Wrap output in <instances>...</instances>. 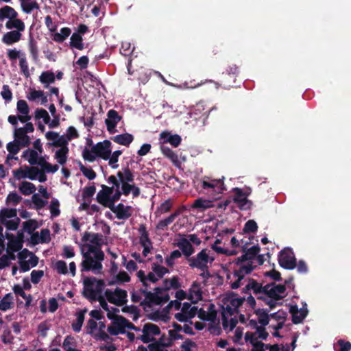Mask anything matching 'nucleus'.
<instances>
[{
  "label": "nucleus",
  "mask_w": 351,
  "mask_h": 351,
  "mask_svg": "<svg viewBox=\"0 0 351 351\" xmlns=\"http://www.w3.org/2000/svg\"><path fill=\"white\" fill-rule=\"evenodd\" d=\"M121 119V116H120L117 111L114 109H111L107 112V119L105 120V123L106 125L107 130L110 134L117 132L116 127Z\"/></svg>",
  "instance_id": "9d476101"
},
{
  "label": "nucleus",
  "mask_w": 351,
  "mask_h": 351,
  "mask_svg": "<svg viewBox=\"0 0 351 351\" xmlns=\"http://www.w3.org/2000/svg\"><path fill=\"white\" fill-rule=\"evenodd\" d=\"M110 154L111 142L108 140L97 143L92 146L90 150L86 147L82 152L83 158L90 162H94L97 157L107 160L110 158Z\"/></svg>",
  "instance_id": "f03ea898"
},
{
  "label": "nucleus",
  "mask_w": 351,
  "mask_h": 351,
  "mask_svg": "<svg viewBox=\"0 0 351 351\" xmlns=\"http://www.w3.org/2000/svg\"><path fill=\"white\" fill-rule=\"evenodd\" d=\"M22 197L16 192H11L8 194L6 198L7 203H13L14 205H17L21 201Z\"/></svg>",
  "instance_id": "e2e57ef3"
},
{
  "label": "nucleus",
  "mask_w": 351,
  "mask_h": 351,
  "mask_svg": "<svg viewBox=\"0 0 351 351\" xmlns=\"http://www.w3.org/2000/svg\"><path fill=\"white\" fill-rule=\"evenodd\" d=\"M335 349L336 351H350L351 343L343 339H339L335 345Z\"/></svg>",
  "instance_id": "49530a36"
},
{
  "label": "nucleus",
  "mask_w": 351,
  "mask_h": 351,
  "mask_svg": "<svg viewBox=\"0 0 351 351\" xmlns=\"http://www.w3.org/2000/svg\"><path fill=\"white\" fill-rule=\"evenodd\" d=\"M1 95L6 102H10L12 100V93L8 85L5 84L3 86Z\"/></svg>",
  "instance_id": "bf43d9fd"
},
{
  "label": "nucleus",
  "mask_w": 351,
  "mask_h": 351,
  "mask_svg": "<svg viewBox=\"0 0 351 351\" xmlns=\"http://www.w3.org/2000/svg\"><path fill=\"white\" fill-rule=\"evenodd\" d=\"M260 250L261 248L258 245H253L250 248L247 247L241 249V251L243 253V254L236 259L235 263L237 265H240L243 262L247 261H250L251 260L254 259L257 254L259 253Z\"/></svg>",
  "instance_id": "9b49d317"
},
{
  "label": "nucleus",
  "mask_w": 351,
  "mask_h": 351,
  "mask_svg": "<svg viewBox=\"0 0 351 351\" xmlns=\"http://www.w3.org/2000/svg\"><path fill=\"white\" fill-rule=\"evenodd\" d=\"M71 29L69 27H62L60 29V32H54L53 35V40L58 43H63L71 34Z\"/></svg>",
  "instance_id": "c756f323"
},
{
  "label": "nucleus",
  "mask_w": 351,
  "mask_h": 351,
  "mask_svg": "<svg viewBox=\"0 0 351 351\" xmlns=\"http://www.w3.org/2000/svg\"><path fill=\"white\" fill-rule=\"evenodd\" d=\"M14 141L21 144L22 147H27L30 144L29 137L23 129L17 128L14 132Z\"/></svg>",
  "instance_id": "4468645a"
},
{
  "label": "nucleus",
  "mask_w": 351,
  "mask_h": 351,
  "mask_svg": "<svg viewBox=\"0 0 351 351\" xmlns=\"http://www.w3.org/2000/svg\"><path fill=\"white\" fill-rule=\"evenodd\" d=\"M122 152L121 150L114 151L112 154L111 153L110 158L108 159L109 160L108 164L112 167V169H117L118 167V165L116 163L118 162L119 157L121 155Z\"/></svg>",
  "instance_id": "864d4df0"
},
{
  "label": "nucleus",
  "mask_w": 351,
  "mask_h": 351,
  "mask_svg": "<svg viewBox=\"0 0 351 351\" xmlns=\"http://www.w3.org/2000/svg\"><path fill=\"white\" fill-rule=\"evenodd\" d=\"M82 295L84 298L95 301L101 295L105 288V282L102 279L97 280L95 277H85L83 280Z\"/></svg>",
  "instance_id": "7ed1b4c3"
},
{
  "label": "nucleus",
  "mask_w": 351,
  "mask_h": 351,
  "mask_svg": "<svg viewBox=\"0 0 351 351\" xmlns=\"http://www.w3.org/2000/svg\"><path fill=\"white\" fill-rule=\"evenodd\" d=\"M239 74V69L236 65H232L223 72L219 79V83L224 88H229L234 86L236 78Z\"/></svg>",
  "instance_id": "6e6552de"
},
{
  "label": "nucleus",
  "mask_w": 351,
  "mask_h": 351,
  "mask_svg": "<svg viewBox=\"0 0 351 351\" xmlns=\"http://www.w3.org/2000/svg\"><path fill=\"white\" fill-rule=\"evenodd\" d=\"M269 309L258 308L254 311V313L258 316V322L262 326L269 324L270 315L268 314Z\"/></svg>",
  "instance_id": "5701e85b"
},
{
  "label": "nucleus",
  "mask_w": 351,
  "mask_h": 351,
  "mask_svg": "<svg viewBox=\"0 0 351 351\" xmlns=\"http://www.w3.org/2000/svg\"><path fill=\"white\" fill-rule=\"evenodd\" d=\"M22 34L19 31H10L5 33L2 38V42L7 45H11L19 42L21 38Z\"/></svg>",
  "instance_id": "2eb2a0df"
},
{
  "label": "nucleus",
  "mask_w": 351,
  "mask_h": 351,
  "mask_svg": "<svg viewBox=\"0 0 351 351\" xmlns=\"http://www.w3.org/2000/svg\"><path fill=\"white\" fill-rule=\"evenodd\" d=\"M13 295L11 293L5 295L0 300V310L6 311L13 307Z\"/></svg>",
  "instance_id": "473e14b6"
},
{
  "label": "nucleus",
  "mask_w": 351,
  "mask_h": 351,
  "mask_svg": "<svg viewBox=\"0 0 351 351\" xmlns=\"http://www.w3.org/2000/svg\"><path fill=\"white\" fill-rule=\"evenodd\" d=\"M143 333L152 334L154 335H158L160 333V328L154 324H145L143 326Z\"/></svg>",
  "instance_id": "a18cd8bd"
},
{
  "label": "nucleus",
  "mask_w": 351,
  "mask_h": 351,
  "mask_svg": "<svg viewBox=\"0 0 351 351\" xmlns=\"http://www.w3.org/2000/svg\"><path fill=\"white\" fill-rule=\"evenodd\" d=\"M59 206V202L57 199H53L51 202L49 209L52 217H58L60 215V211Z\"/></svg>",
  "instance_id": "680f3d73"
},
{
  "label": "nucleus",
  "mask_w": 351,
  "mask_h": 351,
  "mask_svg": "<svg viewBox=\"0 0 351 351\" xmlns=\"http://www.w3.org/2000/svg\"><path fill=\"white\" fill-rule=\"evenodd\" d=\"M26 175L22 176L23 178H29L31 180H35L37 179L40 169L36 167H27L25 166Z\"/></svg>",
  "instance_id": "58836bf2"
},
{
  "label": "nucleus",
  "mask_w": 351,
  "mask_h": 351,
  "mask_svg": "<svg viewBox=\"0 0 351 351\" xmlns=\"http://www.w3.org/2000/svg\"><path fill=\"white\" fill-rule=\"evenodd\" d=\"M107 300L117 306H122L128 302V293L125 290L116 288L114 291L106 289L104 292Z\"/></svg>",
  "instance_id": "423d86ee"
},
{
  "label": "nucleus",
  "mask_w": 351,
  "mask_h": 351,
  "mask_svg": "<svg viewBox=\"0 0 351 351\" xmlns=\"http://www.w3.org/2000/svg\"><path fill=\"white\" fill-rule=\"evenodd\" d=\"M36 119H43L45 123L47 124L50 121V117L47 111L43 108H38L35 112Z\"/></svg>",
  "instance_id": "603ef678"
},
{
  "label": "nucleus",
  "mask_w": 351,
  "mask_h": 351,
  "mask_svg": "<svg viewBox=\"0 0 351 351\" xmlns=\"http://www.w3.org/2000/svg\"><path fill=\"white\" fill-rule=\"evenodd\" d=\"M54 269L59 274H66L68 273V268L65 261L59 260L56 261L54 265Z\"/></svg>",
  "instance_id": "4d7b16f0"
},
{
  "label": "nucleus",
  "mask_w": 351,
  "mask_h": 351,
  "mask_svg": "<svg viewBox=\"0 0 351 351\" xmlns=\"http://www.w3.org/2000/svg\"><path fill=\"white\" fill-rule=\"evenodd\" d=\"M70 47L75 48L78 50H82L84 49V45L83 43V38L80 34L73 33L70 38Z\"/></svg>",
  "instance_id": "c85d7f7f"
},
{
  "label": "nucleus",
  "mask_w": 351,
  "mask_h": 351,
  "mask_svg": "<svg viewBox=\"0 0 351 351\" xmlns=\"http://www.w3.org/2000/svg\"><path fill=\"white\" fill-rule=\"evenodd\" d=\"M15 16H18V13L13 8L5 5L0 8V21H3L5 19L10 20V18Z\"/></svg>",
  "instance_id": "bb28decb"
},
{
  "label": "nucleus",
  "mask_w": 351,
  "mask_h": 351,
  "mask_svg": "<svg viewBox=\"0 0 351 351\" xmlns=\"http://www.w3.org/2000/svg\"><path fill=\"white\" fill-rule=\"evenodd\" d=\"M170 343H160L159 342L152 343L148 346L149 351H167L165 350L162 347L169 346Z\"/></svg>",
  "instance_id": "774afa93"
},
{
  "label": "nucleus",
  "mask_w": 351,
  "mask_h": 351,
  "mask_svg": "<svg viewBox=\"0 0 351 351\" xmlns=\"http://www.w3.org/2000/svg\"><path fill=\"white\" fill-rule=\"evenodd\" d=\"M214 206L212 200L204 199L202 198L195 199L192 205L193 208L201 209L202 210H205Z\"/></svg>",
  "instance_id": "2f4dec72"
},
{
  "label": "nucleus",
  "mask_w": 351,
  "mask_h": 351,
  "mask_svg": "<svg viewBox=\"0 0 351 351\" xmlns=\"http://www.w3.org/2000/svg\"><path fill=\"white\" fill-rule=\"evenodd\" d=\"M101 188L102 189L98 192L96 197L98 202L108 200L114 192V186L110 187L105 184H102Z\"/></svg>",
  "instance_id": "412c9836"
},
{
  "label": "nucleus",
  "mask_w": 351,
  "mask_h": 351,
  "mask_svg": "<svg viewBox=\"0 0 351 351\" xmlns=\"http://www.w3.org/2000/svg\"><path fill=\"white\" fill-rule=\"evenodd\" d=\"M19 66L21 71V73L24 75L25 77H29L30 75L28 63L26 59V56L25 53H22L21 58L19 59Z\"/></svg>",
  "instance_id": "a19ab883"
},
{
  "label": "nucleus",
  "mask_w": 351,
  "mask_h": 351,
  "mask_svg": "<svg viewBox=\"0 0 351 351\" xmlns=\"http://www.w3.org/2000/svg\"><path fill=\"white\" fill-rule=\"evenodd\" d=\"M16 210L15 208H4L0 212V218L3 221L6 218H12L16 216Z\"/></svg>",
  "instance_id": "6e6d98bb"
},
{
  "label": "nucleus",
  "mask_w": 351,
  "mask_h": 351,
  "mask_svg": "<svg viewBox=\"0 0 351 351\" xmlns=\"http://www.w3.org/2000/svg\"><path fill=\"white\" fill-rule=\"evenodd\" d=\"M240 210H246L250 208L252 203L251 201L247 199V197H243L242 199L239 200L236 203Z\"/></svg>",
  "instance_id": "69168bd1"
},
{
  "label": "nucleus",
  "mask_w": 351,
  "mask_h": 351,
  "mask_svg": "<svg viewBox=\"0 0 351 351\" xmlns=\"http://www.w3.org/2000/svg\"><path fill=\"white\" fill-rule=\"evenodd\" d=\"M119 318L120 320L119 326L125 330V328L134 330L137 331L138 328L135 326L132 323H131L128 319H127L125 317L119 315Z\"/></svg>",
  "instance_id": "8fccbe9b"
},
{
  "label": "nucleus",
  "mask_w": 351,
  "mask_h": 351,
  "mask_svg": "<svg viewBox=\"0 0 351 351\" xmlns=\"http://www.w3.org/2000/svg\"><path fill=\"white\" fill-rule=\"evenodd\" d=\"M76 346V341H75V339L71 335H68L65 337L64 339L63 343H62V348L64 350L66 351V349L71 348L72 346Z\"/></svg>",
  "instance_id": "0e129e2a"
},
{
  "label": "nucleus",
  "mask_w": 351,
  "mask_h": 351,
  "mask_svg": "<svg viewBox=\"0 0 351 351\" xmlns=\"http://www.w3.org/2000/svg\"><path fill=\"white\" fill-rule=\"evenodd\" d=\"M43 275L44 271L43 270H33L31 273V281L34 284H37L40 282Z\"/></svg>",
  "instance_id": "338daca9"
},
{
  "label": "nucleus",
  "mask_w": 351,
  "mask_h": 351,
  "mask_svg": "<svg viewBox=\"0 0 351 351\" xmlns=\"http://www.w3.org/2000/svg\"><path fill=\"white\" fill-rule=\"evenodd\" d=\"M289 312L292 315V322L295 324L301 323L304 320V315L298 316L299 309L297 305H291Z\"/></svg>",
  "instance_id": "37998d69"
},
{
  "label": "nucleus",
  "mask_w": 351,
  "mask_h": 351,
  "mask_svg": "<svg viewBox=\"0 0 351 351\" xmlns=\"http://www.w3.org/2000/svg\"><path fill=\"white\" fill-rule=\"evenodd\" d=\"M164 289L169 290L170 289H177L180 287L178 276H173L170 280L165 279L164 280Z\"/></svg>",
  "instance_id": "4c0bfd02"
},
{
  "label": "nucleus",
  "mask_w": 351,
  "mask_h": 351,
  "mask_svg": "<svg viewBox=\"0 0 351 351\" xmlns=\"http://www.w3.org/2000/svg\"><path fill=\"white\" fill-rule=\"evenodd\" d=\"M112 319H114V322L112 323V325L109 326L108 327V332L111 335H117L119 334H124L125 332V331L123 330V329H122V328L119 326V324L121 322H120V320L119 318V315H114V318Z\"/></svg>",
  "instance_id": "393cba45"
},
{
  "label": "nucleus",
  "mask_w": 351,
  "mask_h": 351,
  "mask_svg": "<svg viewBox=\"0 0 351 351\" xmlns=\"http://www.w3.org/2000/svg\"><path fill=\"white\" fill-rule=\"evenodd\" d=\"M239 265V268L234 271V276L240 275L244 278L245 274L251 273L255 268V266L253 265L252 262L251 261H249L246 265H241L240 264Z\"/></svg>",
  "instance_id": "72a5a7b5"
},
{
  "label": "nucleus",
  "mask_w": 351,
  "mask_h": 351,
  "mask_svg": "<svg viewBox=\"0 0 351 351\" xmlns=\"http://www.w3.org/2000/svg\"><path fill=\"white\" fill-rule=\"evenodd\" d=\"M40 82L45 85V88L49 87L50 84L54 83L56 80L55 74L52 71H43L39 77Z\"/></svg>",
  "instance_id": "cd10ccee"
},
{
  "label": "nucleus",
  "mask_w": 351,
  "mask_h": 351,
  "mask_svg": "<svg viewBox=\"0 0 351 351\" xmlns=\"http://www.w3.org/2000/svg\"><path fill=\"white\" fill-rule=\"evenodd\" d=\"M12 289H13L14 293L16 295H20L25 300V306L26 308H28L29 306H31V304H32L31 303L32 301V296L30 294L27 295L25 293V291H23V289L21 287V285H15L13 287Z\"/></svg>",
  "instance_id": "a878e982"
},
{
  "label": "nucleus",
  "mask_w": 351,
  "mask_h": 351,
  "mask_svg": "<svg viewBox=\"0 0 351 351\" xmlns=\"http://www.w3.org/2000/svg\"><path fill=\"white\" fill-rule=\"evenodd\" d=\"M152 269L158 278H162L166 274L169 272L167 268L157 263H153L152 265Z\"/></svg>",
  "instance_id": "c03bdc74"
},
{
  "label": "nucleus",
  "mask_w": 351,
  "mask_h": 351,
  "mask_svg": "<svg viewBox=\"0 0 351 351\" xmlns=\"http://www.w3.org/2000/svg\"><path fill=\"white\" fill-rule=\"evenodd\" d=\"M111 139L117 144L128 147L133 141L134 136L131 134L125 133L112 136Z\"/></svg>",
  "instance_id": "aec40b11"
},
{
  "label": "nucleus",
  "mask_w": 351,
  "mask_h": 351,
  "mask_svg": "<svg viewBox=\"0 0 351 351\" xmlns=\"http://www.w3.org/2000/svg\"><path fill=\"white\" fill-rule=\"evenodd\" d=\"M286 291V287L284 285H272L269 291V298L274 300H280L282 299V296L280 294L284 293Z\"/></svg>",
  "instance_id": "dca6fc26"
},
{
  "label": "nucleus",
  "mask_w": 351,
  "mask_h": 351,
  "mask_svg": "<svg viewBox=\"0 0 351 351\" xmlns=\"http://www.w3.org/2000/svg\"><path fill=\"white\" fill-rule=\"evenodd\" d=\"M97 300L99 302V304H100V306H101V308L104 311L108 312V313H107L108 318L110 319H112L114 318V315H113L112 313L110 311L109 306H108L106 301L104 298V297H102L101 295H99V297H97Z\"/></svg>",
  "instance_id": "052dcab7"
},
{
  "label": "nucleus",
  "mask_w": 351,
  "mask_h": 351,
  "mask_svg": "<svg viewBox=\"0 0 351 351\" xmlns=\"http://www.w3.org/2000/svg\"><path fill=\"white\" fill-rule=\"evenodd\" d=\"M38 228L37 221L34 219H29L23 223V229L25 232L29 234L33 233V232Z\"/></svg>",
  "instance_id": "3c124183"
},
{
  "label": "nucleus",
  "mask_w": 351,
  "mask_h": 351,
  "mask_svg": "<svg viewBox=\"0 0 351 351\" xmlns=\"http://www.w3.org/2000/svg\"><path fill=\"white\" fill-rule=\"evenodd\" d=\"M79 168L83 175L90 180L96 178V173L90 168L86 167L81 162H79Z\"/></svg>",
  "instance_id": "79ce46f5"
},
{
  "label": "nucleus",
  "mask_w": 351,
  "mask_h": 351,
  "mask_svg": "<svg viewBox=\"0 0 351 351\" xmlns=\"http://www.w3.org/2000/svg\"><path fill=\"white\" fill-rule=\"evenodd\" d=\"M5 27L8 29H15V31L21 32L25 30V25L21 19H17V16H15L14 18H10V19L5 23Z\"/></svg>",
  "instance_id": "f3484780"
},
{
  "label": "nucleus",
  "mask_w": 351,
  "mask_h": 351,
  "mask_svg": "<svg viewBox=\"0 0 351 351\" xmlns=\"http://www.w3.org/2000/svg\"><path fill=\"white\" fill-rule=\"evenodd\" d=\"M160 149L162 154L169 158L172 162H176L178 161V155L169 147L162 145Z\"/></svg>",
  "instance_id": "ea45409f"
},
{
  "label": "nucleus",
  "mask_w": 351,
  "mask_h": 351,
  "mask_svg": "<svg viewBox=\"0 0 351 351\" xmlns=\"http://www.w3.org/2000/svg\"><path fill=\"white\" fill-rule=\"evenodd\" d=\"M278 263L281 267L288 270L296 267V258L292 249L286 247L280 252Z\"/></svg>",
  "instance_id": "0eeeda50"
},
{
  "label": "nucleus",
  "mask_w": 351,
  "mask_h": 351,
  "mask_svg": "<svg viewBox=\"0 0 351 351\" xmlns=\"http://www.w3.org/2000/svg\"><path fill=\"white\" fill-rule=\"evenodd\" d=\"M83 261L81 263V271H92L95 274H101L105 254L104 252L92 245H88V251L82 252Z\"/></svg>",
  "instance_id": "f257e3e1"
},
{
  "label": "nucleus",
  "mask_w": 351,
  "mask_h": 351,
  "mask_svg": "<svg viewBox=\"0 0 351 351\" xmlns=\"http://www.w3.org/2000/svg\"><path fill=\"white\" fill-rule=\"evenodd\" d=\"M202 189L206 191V193L211 195L213 199L217 200L219 198V195L226 190L222 179H213L210 177H204L202 181Z\"/></svg>",
  "instance_id": "20e7f679"
},
{
  "label": "nucleus",
  "mask_w": 351,
  "mask_h": 351,
  "mask_svg": "<svg viewBox=\"0 0 351 351\" xmlns=\"http://www.w3.org/2000/svg\"><path fill=\"white\" fill-rule=\"evenodd\" d=\"M86 312V310H83L77 313L76 321L75 322H73L72 324V328L75 332H78L81 330L82 326L84 321V315Z\"/></svg>",
  "instance_id": "c9c22d12"
},
{
  "label": "nucleus",
  "mask_w": 351,
  "mask_h": 351,
  "mask_svg": "<svg viewBox=\"0 0 351 351\" xmlns=\"http://www.w3.org/2000/svg\"><path fill=\"white\" fill-rule=\"evenodd\" d=\"M130 280V276L125 271H121L113 278L112 280L108 282V285L110 286L114 285L116 284L120 285L124 282H128Z\"/></svg>",
  "instance_id": "b1692460"
},
{
  "label": "nucleus",
  "mask_w": 351,
  "mask_h": 351,
  "mask_svg": "<svg viewBox=\"0 0 351 351\" xmlns=\"http://www.w3.org/2000/svg\"><path fill=\"white\" fill-rule=\"evenodd\" d=\"M179 237H182L178 239V242L175 244L185 256L186 260L195 252V248L190 241L184 237L181 234H178Z\"/></svg>",
  "instance_id": "f8f14e48"
},
{
  "label": "nucleus",
  "mask_w": 351,
  "mask_h": 351,
  "mask_svg": "<svg viewBox=\"0 0 351 351\" xmlns=\"http://www.w3.org/2000/svg\"><path fill=\"white\" fill-rule=\"evenodd\" d=\"M258 230V226L255 221L251 219L248 220L244 225L243 229L245 233H254Z\"/></svg>",
  "instance_id": "09e8293b"
},
{
  "label": "nucleus",
  "mask_w": 351,
  "mask_h": 351,
  "mask_svg": "<svg viewBox=\"0 0 351 351\" xmlns=\"http://www.w3.org/2000/svg\"><path fill=\"white\" fill-rule=\"evenodd\" d=\"M21 7L23 12L30 14L33 10H38L39 5L36 1L33 0H19Z\"/></svg>",
  "instance_id": "4be33fe9"
},
{
  "label": "nucleus",
  "mask_w": 351,
  "mask_h": 351,
  "mask_svg": "<svg viewBox=\"0 0 351 351\" xmlns=\"http://www.w3.org/2000/svg\"><path fill=\"white\" fill-rule=\"evenodd\" d=\"M180 215L179 211H176L171 215H170L168 217L160 220L158 224L156 225V229L159 230H164L166 228L173 223L175 219Z\"/></svg>",
  "instance_id": "7c9ffc66"
},
{
  "label": "nucleus",
  "mask_w": 351,
  "mask_h": 351,
  "mask_svg": "<svg viewBox=\"0 0 351 351\" xmlns=\"http://www.w3.org/2000/svg\"><path fill=\"white\" fill-rule=\"evenodd\" d=\"M6 147L10 154L16 155L19 152L22 147L21 144L14 140L13 141L8 143Z\"/></svg>",
  "instance_id": "5fc2aeb1"
},
{
  "label": "nucleus",
  "mask_w": 351,
  "mask_h": 351,
  "mask_svg": "<svg viewBox=\"0 0 351 351\" xmlns=\"http://www.w3.org/2000/svg\"><path fill=\"white\" fill-rule=\"evenodd\" d=\"M117 176L119 178L120 184L124 182H133L134 180V175L128 167L123 169V171H118Z\"/></svg>",
  "instance_id": "6ab92c4d"
},
{
  "label": "nucleus",
  "mask_w": 351,
  "mask_h": 351,
  "mask_svg": "<svg viewBox=\"0 0 351 351\" xmlns=\"http://www.w3.org/2000/svg\"><path fill=\"white\" fill-rule=\"evenodd\" d=\"M262 285L253 278H249L247 285L243 289V293H250L251 290L255 295L261 293Z\"/></svg>",
  "instance_id": "a211bd4d"
},
{
  "label": "nucleus",
  "mask_w": 351,
  "mask_h": 351,
  "mask_svg": "<svg viewBox=\"0 0 351 351\" xmlns=\"http://www.w3.org/2000/svg\"><path fill=\"white\" fill-rule=\"evenodd\" d=\"M141 292L145 294V300L141 303V305L151 306V304H153L154 302V298H157L156 294H154L150 291H147L145 289H141Z\"/></svg>",
  "instance_id": "de8ad7c7"
},
{
  "label": "nucleus",
  "mask_w": 351,
  "mask_h": 351,
  "mask_svg": "<svg viewBox=\"0 0 351 351\" xmlns=\"http://www.w3.org/2000/svg\"><path fill=\"white\" fill-rule=\"evenodd\" d=\"M45 137L49 141H53L51 143H48V145L55 147H68L69 140L65 134L60 136L58 132L53 131H49L45 134Z\"/></svg>",
  "instance_id": "1a4fd4ad"
},
{
  "label": "nucleus",
  "mask_w": 351,
  "mask_h": 351,
  "mask_svg": "<svg viewBox=\"0 0 351 351\" xmlns=\"http://www.w3.org/2000/svg\"><path fill=\"white\" fill-rule=\"evenodd\" d=\"M214 261V258H210L208 253L207 249L202 250L199 253L197 254L196 256H190L186 261L189 263V266L192 269H202L206 268L208 262L212 263Z\"/></svg>",
  "instance_id": "39448f33"
},
{
  "label": "nucleus",
  "mask_w": 351,
  "mask_h": 351,
  "mask_svg": "<svg viewBox=\"0 0 351 351\" xmlns=\"http://www.w3.org/2000/svg\"><path fill=\"white\" fill-rule=\"evenodd\" d=\"M17 110L23 114H27L29 112V108L25 100H19L16 105Z\"/></svg>",
  "instance_id": "13d9d810"
},
{
  "label": "nucleus",
  "mask_w": 351,
  "mask_h": 351,
  "mask_svg": "<svg viewBox=\"0 0 351 351\" xmlns=\"http://www.w3.org/2000/svg\"><path fill=\"white\" fill-rule=\"evenodd\" d=\"M132 206H125L123 204L119 203L117 206V209L114 213L119 219H128L132 215Z\"/></svg>",
  "instance_id": "ddd939ff"
},
{
  "label": "nucleus",
  "mask_w": 351,
  "mask_h": 351,
  "mask_svg": "<svg viewBox=\"0 0 351 351\" xmlns=\"http://www.w3.org/2000/svg\"><path fill=\"white\" fill-rule=\"evenodd\" d=\"M69 147L60 148L56 152L55 158L61 165H64L67 160Z\"/></svg>",
  "instance_id": "f704fd0d"
},
{
  "label": "nucleus",
  "mask_w": 351,
  "mask_h": 351,
  "mask_svg": "<svg viewBox=\"0 0 351 351\" xmlns=\"http://www.w3.org/2000/svg\"><path fill=\"white\" fill-rule=\"evenodd\" d=\"M19 190L23 195H29L36 191V186L32 182L23 181L19 186Z\"/></svg>",
  "instance_id": "e433bc0d"
}]
</instances>
